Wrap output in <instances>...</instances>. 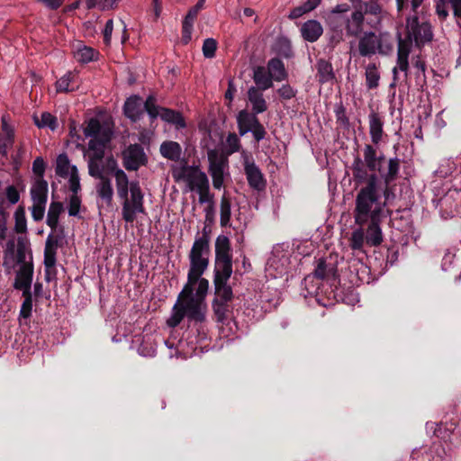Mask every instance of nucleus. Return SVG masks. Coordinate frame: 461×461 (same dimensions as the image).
Wrapping results in <instances>:
<instances>
[{
  "label": "nucleus",
  "mask_w": 461,
  "mask_h": 461,
  "mask_svg": "<svg viewBox=\"0 0 461 461\" xmlns=\"http://www.w3.org/2000/svg\"><path fill=\"white\" fill-rule=\"evenodd\" d=\"M209 168L208 172L212 178V185L215 189H221L224 182V169L228 167L226 156L219 154L215 149H210L207 153Z\"/></svg>",
  "instance_id": "9"
},
{
  "label": "nucleus",
  "mask_w": 461,
  "mask_h": 461,
  "mask_svg": "<svg viewBox=\"0 0 461 461\" xmlns=\"http://www.w3.org/2000/svg\"><path fill=\"white\" fill-rule=\"evenodd\" d=\"M253 80L256 84V88L266 91L273 86L272 75L269 74L267 69L263 66H258L253 70Z\"/></svg>",
  "instance_id": "25"
},
{
  "label": "nucleus",
  "mask_w": 461,
  "mask_h": 461,
  "mask_svg": "<svg viewBox=\"0 0 461 461\" xmlns=\"http://www.w3.org/2000/svg\"><path fill=\"white\" fill-rule=\"evenodd\" d=\"M59 238L52 233L49 234L44 248V267H54L57 263V250L59 246Z\"/></svg>",
  "instance_id": "19"
},
{
  "label": "nucleus",
  "mask_w": 461,
  "mask_h": 461,
  "mask_svg": "<svg viewBox=\"0 0 461 461\" xmlns=\"http://www.w3.org/2000/svg\"><path fill=\"white\" fill-rule=\"evenodd\" d=\"M353 5H357V9L362 10L364 15L370 14L375 17V21H367L369 24L373 25V23H379L382 14V7L378 4L377 0H369L368 2H363L362 0H355L353 1Z\"/></svg>",
  "instance_id": "24"
},
{
  "label": "nucleus",
  "mask_w": 461,
  "mask_h": 461,
  "mask_svg": "<svg viewBox=\"0 0 461 461\" xmlns=\"http://www.w3.org/2000/svg\"><path fill=\"white\" fill-rule=\"evenodd\" d=\"M272 51L280 59H290L294 56L290 39L284 35H280L276 39L272 45Z\"/></svg>",
  "instance_id": "23"
},
{
  "label": "nucleus",
  "mask_w": 461,
  "mask_h": 461,
  "mask_svg": "<svg viewBox=\"0 0 461 461\" xmlns=\"http://www.w3.org/2000/svg\"><path fill=\"white\" fill-rule=\"evenodd\" d=\"M99 52L92 47L83 46L79 48L76 53L77 60L81 63H89L96 60Z\"/></svg>",
  "instance_id": "44"
},
{
  "label": "nucleus",
  "mask_w": 461,
  "mask_h": 461,
  "mask_svg": "<svg viewBox=\"0 0 461 461\" xmlns=\"http://www.w3.org/2000/svg\"><path fill=\"white\" fill-rule=\"evenodd\" d=\"M27 251L32 255V249H30V242L26 238L18 237L17 239V249H16V263L19 265L28 264L26 261ZM32 261V258L31 257Z\"/></svg>",
  "instance_id": "39"
},
{
  "label": "nucleus",
  "mask_w": 461,
  "mask_h": 461,
  "mask_svg": "<svg viewBox=\"0 0 461 461\" xmlns=\"http://www.w3.org/2000/svg\"><path fill=\"white\" fill-rule=\"evenodd\" d=\"M230 278H213L214 298L212 308L216 321L221 324L231 318L234 298L232 287L229 285Z\"/></svg>",
  "instance_id": "5"
},
{
  "label": "nucleus",
  "mask_w": 461,
  "mask_h": 461,
  "mask_svg": "<svg viewBox=\"0 0 461 461\" xmlns=\"http://www.w3.org/2000/svg\"><path fill=\"white\" fill-rule=\"evenodd\" d=\"M358 50L362 57H370L375 54L376 50L379 53H384L381 39L375 32H366L359 41Z\"/></svg>",
  "instance_id": "14"
},
{
  "label": "nucleus",
  "mask_w": 461,
  "mask_h": 461,
  "mask_svg": "<svg viewBox=\"0 0 461 461\" xmlns=\"http://www.w3.org/2000/svg\"><path fill=\"white\" fill-rule=\"evenodd\" d=\"M64 211L63 203L61 202H51L47 214V225L55 230L59 224V218L60 213Z\"/></svg>",
  "instance_id": "34"
},
{
  "label": "nucleus",
  "mask_w": 461,
  "mask_h": 461,
  "mask_svg": "<svg viewBox=\"0 0 461 461\" xmlns=\"http://www.w3.org/2000/svg\"><path fill=\"white\" fill-rule=\"evenodd\" d=\"M46 203H33L32 206V217L35 221H40L44 217Z\"/></svg>",
  "instance_id": "60"
},
{
  "label": "nucleus",
  "mask_w": 461,
  "mask_h": 461,
  "mask_svg": "<svg viewBox=\"0 0 461 461\" xmlns=\"http://www.w3.org/2000/svg\"><path fill=\"white\" fill-rule=\"evenodd\" d=\"M140 101L141 99L138 95H131L123 105L124 115L134 122H138L142 114Z\"/></svg>",
  "instance_id": "26"
},
{
  "label": "nucleus",
  "mask_w": 461,
  "mask_h": 461,
  "mask_svg": "<svg viewBox=\"0 0 461 461\" xmlns=\"http://www.w3.org/2000/svg\"><path fill=\"white\" fill-rule=\"evenodd\" d=\"M301 36L308 42H315L323 33V28L317 20H308L300 28Z\"/></svg>",
  "instance_id": "18"
},
{
  "label": "nucleus",
  "mask_w": 461,
  "mask_h": 461,
  "mask_svg": "<svg viewBox=\"0 0 461 461\" xmlns=\"http://www.w3.org/2000/svg\"><path fill=\"white\" fill-rule=\"evenodd\" d=\"M385 157L383 153H377L376 149L371 144H366L363 149V158L357 156L352 163L351 171L356 186L366 188L372 177H375V194L377 202L375 206L384 207L390 204L395 198L394 185H392L399 177L401 159L397 157L390 158L386 161V169L383 167Z\"/></svg>",
  "instance_id": "1"
},
{
  "label": "nucleus",
  "mask_w": 461,
  "mask_h": 461,
  "mask_svg": "<svg viewBox=\"0 0 461 461\" xmlns=\"http://www.w3.org/2000/svg\"><path fill=\"white\" fill-rule=\"evenodd\" d=\"M71 167L68 155L66 153L59 154L56 160V175L63 178L68 177Z\"/></svg>",
  "instance_id": "42"
},
{
  "label": "nucleus",
  "mask_w": 461,
  "mask_h": 461,
  "mask_svg": "<svg viewBox=\"0 0 461 461\" xmlns=\"http://www.w3.org/2000/svg\"><path fill=\"white\" fill-rule=\"evenodd\" d=\"M263 92L264 91L256 88L255 86H250L247 93L248 100L252 106L251 112L257 114L265 113L268 107L267 103L264 98Z\"/></svg>",
  "instance_id": "21"
},
{
  "label": "nucleus",
  "mask_w": 461,
  "mask_h": 461,
  "mask_svg": "<svg viewBox=\"0 0 461 461\" xmlns=\"http://www.w3.org/2000/svg\"><path fill=\"white\" fill-rule=\"evenodd\" d=\"M350 10V5L348 4H339L337 5L331 11L329 16V23L333 19L335 23H341L343 19H346L345 14H347Z\"/></svg>",
  "instance_id": "47"
},
{
  "label": "nucleus",
  "mask_w": 461,
  "mask_h": 461,
  "mask_svg": "<svg viewBox=\"0 0 461 461\" xmlns=\"http://www.w3.org/2000/svg\"><path fill=\"white\" fill-rule=\"evenodd\" d=\"M277 94L282 100L287 101L295 97L297 90L294 89L289 84H285L277 89Z\"/></svg>",
  "instance_id": "57"
},
{
  "label": "nucleus",
  "mask_w": 461,
  "mask_h": 461,
  "mask_svg": "<svg viewBox=\"0 0 461 461\" xmlns=\"http://www.w3.org/2000/svg\"><path fill=\"white\" fill-rule=\"evenodd\" d=\"M315 67L317 70L316 78L321 85L332 83L335 80V73L330 61L320 59L317 60Z\"/></svg>",
  "instance_id": "22"
},
{
  "label": "nucleus",
  "mask_w": 461,
  "mask_h": 461,
  "mask_svg": "<svg viewBox=\"0 0 461 461\" xmlns=\"http://www.w3.org/2000/svg\"><path fill=\"white\" fill-rule=\"evenodd\" d=\"M205 0H198L192 8L189 9L182 23L181 42L187 45L192 38L194 23L197 18L199 12L203 8Z\"/></svg>",
  "instance_id": "13"
},
{
  "label": "nucleus",
  "mask_w": 461,
  "mask_h": 461,
  "mask_svg": "<svg viewBox=\"0 0 461 461\" xmlns=\"http://www.w3.org/2000/svg\"><path fill=\"white\" fill-rule=\"evenodd\" d=\"M6 197L12 204H15L20 200V194L14 185H9L5 190Z\"/></svg>",
  "instance_id": "64"
},
{
  "label": "nucleus",
  "mask_w": 461,
  "mask_h": 461,
  "mask_svg": "<svg viewBox=\"0 0 461 461\" xmlns=\"http://www.w3.org/2000/svg\"><path fill=\"white\" fill-rule=\"evenodd\" d=\"M380 74L375 63H369L366 68V81L368 89H375L379 86Z\"/></svg>",
  "instance_id": "41"
},
{
  "label": "nucleus",
  "mask_w": 461,
  "mask_h": 461,
  "mask_svg": "<svg viewBox=\"0 0 461 461\" xmlns=\"http://www.w3.org/2000/svg\"><path fill=\"white\" fill-rule=\"evenodd\" d=\"M98 196L104 200L108 205L112 203L113 196V189L111 180L105 176L100 179V183L96 186Z\"/></svg>",
  "instance_id": "36"
},
{
  "label": "nucleus",
  "mask_w": 461,
  "mask_h": 461,
  "mask_svg": "<svg viewBox=\"0 0 461 461\" xmlns=\"http://www.w3.org/2000/svg\"><path fill=\"white\" fill-rule=\"evenodd\" d=\"M14 230L17 233H25L27 231V221L25 216V209L23 205H19L14 212Z\"/></svg>",
  "instance_id": "45"
},
{
  "label": "nucleus",
  "mask_w": 461,
  "mask_h": 461,
  "mask_svg": "<svg viewBox=\"0 0 461 461\" xmlns=\"http://www.w3.org/2000/svg\"><path fill=\"white\" fill-rule=\"evenodd\" d=\"M76 74L68 71L62 77L56 82L57 92L68 93L72 92L74 88H69L70 83L75 80Z\"/></svg>",
  "instance_id": "46"
},
{
  "label": "nucleus",
  "mask_w": 461,
  "mask_h": 461,
  "mask_svg": "<svg viewBox=\"0 0 461 461\" xmlns=\"http://www.w3.org/2000/svg\"><path fill=\"white\" fill-rule=\"evenodd\" d=\"M33 272L34 267L32 260L28 264L20 265L13 285L14 288L17 289L19 287L32 285Z\"/></svg>",
  "instance_id": "20"
},
{
  "label": "nucleus",
  "mask_w": 461,
  "mask_h": 461,
  "mask_svg": "<svg viewBox=\"0 0 461 461\" xmlns=\"http://www.w3.org/2000/svg\"><path fill=\"white\" fill-rule=\"evenodd\" d=\"M210 244L205 240H194L189 253V258H209Z\"/></svg>",
  "instance_id": "37"
},
{
  "label": "nucleus",
  "mask_w": 461,
  "mask_h": 461,
  "mask_svg": "<svg viewBox=\"0 0 461 461\" xmlns=\"http://www.w3.org/2000/svg\"><path fill=\"white\" fill-rule=\"evenodd\" d=\"M116 190L118 197L122 200V219L129 223L136 220L137 213H145L144 194L138 181L129 182L122 169H116Z\"/></svg>",
  "instance_id": "4"
},
{
  "label": "nucleus",
  "mask_w": 461,
  "mask_h": 461,
  "mask_svg": "<svg viewBox=\"0 0 461 461\" xmlns=\"http://www.w3.org/2000/svg\"><path fill=\"white\" fill-rule=\"evenodd\" d=\"M159 151L162 157L174 162L179 161L182 155V148L180 144L173 140L164 141L160 145Z\"/></svg>",
  "instance_id": "29"
},
{
  "label": "nucleus",
  "mask_w": 461,
  "mask_h": 461,
  "mask_svg": "<svg viewBox=\"0 0 461 461\" xmlns=\"http://www.w3.org/2000/svg\"><path fill=\"white\" fill-rule=\"evenodd\" d=\"M411 65L412 68L415 69L414 76H415V81L416 85L422 88L426 85V63L421 59V56L416 55L413 56L411 59Z\"/></svg>",
  "instance_id": "33"
},
{
  "label": "nucleus",
  "mask_w": 461,
  "mask_h": 461,
  "mask_svg": "<svg viewBox=\"0 0 461 461\" xmlns=\"http://www.w3.org/2000/svg\"><path fill=\"white\" fill-rule=\"evenodd\" d=\"M69 189L73 194H77L81 190L80 178L78 176L77 167L76 166L71 167L70 177L68 180Z\"/></svg>",
  "instance_id": "52"
},
{
  "label": "nucleus",
  "mask_w": 461,
  "mask_h": 461,
  "mask_svg": "<svg viewBox=\"0 0 461 461\" xmlns=\"http://www.w3.org/2000/svg\"><path fill=\"white\" fill-rule=\"evenodd\" d=\"M337 273V267L332 263H328L326 259L320 258L317 261V266L314 269V277L320 280H324L330 276H335Z\"/></svg>",
  "instance_id": "32"
},
{
  "label": "nucleus",
  "mask_w": 461,
  "mask_h": 461,
  "mask_svg": "<svg viewBox=\"0 0 461 461\" xmlns=\"http://www.w3.org/2000/svg\"><path fill=\"white\" fill-rule=\"evenodd\" d=\"M368 121L371 141L374 145H378L384 134V118L379 113L372 110L368 115Z\"/></svg>",
  "instance_id": "16"
},
{
  "label": "nucleus",
  "mask_w": 461,
  "mask_h": 461,
  "mask_svg": "<svg viewBox=\"0 0 461 461\" xmlns=\"http://www.w3.org/2000/svg\"><path fill=\"white\" fill-rule=\"evenodd\" d=\"M32 301H23L19 313V319L27 320L32 316Z\"/></svg>",
  "instance_id": "61"
},
{
  "label": "nucleus",
  "mask_w": 461,
  "mask_h": 461,
  "mask_svg": "<svg viewBox=\"0 0 461 461\" xmlns=\"http://www.w3.org/2000/svg\"><path fill=\"white\" fill-rule=\"evenodd\" d=\"M102 129L100 122L95 118H91L86 128L84 129V134L86 137H92V139L97 138Z\"/></svg>",
  "instance_id": "50"
},
{
  "label": "nucleus",
  "mask_w": 461,
  "mask_h": 461,
  "mask_svg": "<svg viewBox=\"0 0 461 461\" xmlns=\"http://www.w3.org/2000/svg\"><path fill=\"white\" fill-rule=\"evenodd\" d=\"M112 140V132L109 130H102L95 139H91L88 142L89 150H102L104 152L106 145Z\"/></svg>",
  "instance_id": "35"
},
{
  "label": "nucleus",
  "mask_w": 461,
  "mask_h": 461,
  "mask_svg": "<svg viewBox=\"0 0 461 461\" xmlns=\"http://www.w3.org/2000/svg\"><path fill=\"white\" fill-rule=\"evenodd\" d=\"M14 142V133L9 131L8 134H0V154L3 157L7 156V149L13 146Z\"/></svg>",
  "instance_id": "54"
},
{
  "label": "nucleus",
  "mask_w": 461,
  "mask_h": 461,
  "mask_svg": "<svg viewBox=\"0 0 461 461\" xmlns=\"http://www.w3.org/2000/svg\"><path fill=\"white\" fill-rule=\"evenodd\" d=\"M372 177L368 186L360 188L356 196V207L354 210L355 222L363 227L369 221L366 233V242L369 246L376 247L383 242V233L380 227L382 217V206H375L377 202L375 194V180Z\"/></svg>",
  "instance_id": "2"
},
{
  "label": "nucleus",
  "mask_w": 461,
  "mask_h": 461,
  "mask_svg": "<svg viewBox=\"0 0 461 461\" xmlns=\"http://www.w3.org/2000/svg\"><path fill=\"white\" fill-rule=\"evenodd\" d=\"M147 162L148 158L140 144H131L123 152V167L129 171H136Z\"/></svg>",
  "instance_id": "11"
},
{
  "label": "nucleus",
  "mask_w": 461,
  "mask_h": 461,
  "mask_svg": "<svg viewBox=\"0 0 461 461\" xmlns=\"http://www.w3.org/2000/svg\"><path fill=\"white\" fill-rule=\"evenodd\" d=\"M231 203L230 200L222 195L220 205V223L221 227L230 226Z\"/></svg>",
  "instance_id": "40"
},
{
  "label": "nucleus",
  "mask_w": 461,
  "mask_h": 461,
  "mask_svg": "<svg viewBox=\"0 0 461 461\" xmlns=\"http://www.w3.org/2000/svg\"><path fill=\"white\" fill-rule=\"evenodd\" d=\"M238 130L240 136L252 132L256 141L265 139L267 131L258 118V114L246 109L240 110L237 115Z\"/></svg>",
  "instance_id": "8"
},
{
  "label": "nucleus",
  "mask_w": 461,
  "mask_h": 461,
  "mask_svg": "<svg viewBox=\"0 0 461 461\" xmlns=\"http://www.w3.org/2000/svg\"><path fill=\"white\" fill-rule=\"evenodd\" d=\"M232 253L230 240L219 235L215 240V266L213 278H230L232 275Z\"/></svg>",
  "instance_id": "6"
},
{
  "label": "nucleus",
  "mask_w": 461,
  "mask_h": 461,
  "mask_svg": "<svg viewBox=\"0 0 461 461\" xmlns=\"http://www.w3.org/2000/svg\"><path fill=\"white\" fill-rule=\"evenodd\" d=\"M266 68L276 82L286 80L288 77V72L285 69V64L278 57L270 59Z\"/></svg>",
  "instance_id": "28"
},
{
  "label": "nucleus",
  "mask_w": 461,
  "mask_h": 461,
  "mask_svg": "<svg viewBox=\"0 0 461 461\" xmlns=\"http://www.w3.org/2000/svg\"><path fill=\"white\" fill-rule=\"evenodd\" d=\"M33 120L38 128L49 127L51 131H55L58 128L57 118L48 112L42 113L40 119L34 116Z\"/></svg>",
  "instance_id": "43"
},
{
  "label": "nucleus",
  "mask_w": 461,
  "mask_h": 461,
  "mask_svg": "<svg viewBox=\"0 0 461 461\" xmlns=\"http://www.w3.org/2000/svg\"><path fill=\"white\" fill-rule=\"evenodd\" d=\"M190 267L187 274V283L185 285L194 286L209 266V258H189Z\"/></svg>",
  "instance_id": "17"
},
{
  "label": "nucleus",
  "mask_w": 461,
  "mask_h": 461,
  "mask_svg": "<svg viewBox=\"0 0 461 461\" xmlns=\"http://www.w3.org/2000/svg\"><path fill=\"white\" fill-rule=\"evenodd\" d=\"M185 316V313L184 308L180 306L177 301L173 308V313L171 317L167 320V324L171 328H176L180 324Z\"/></svg>",
  "instance_id": "49"
},
{
  "label": "nucleus",
  "mask_w": 461,
  "mask_h": 461,
  "mask_svg": "<svg viewBox=\"0 0 461 461\" xmlns=\"http://www.w3.org/2000/svg\"><path fill=\"white\" fill-rule=\"evenodd\" d=\"M196 285L198 287L194 294V297L198 300L204 301L209 289V281L206 278L199 277V281H197Z\"/></svg>",
  "instance_id": "55"
},
{
  "label": "nucleus",
  "mask_w": 461,
  "mask_h": 461,
  "mask_svg": "<svg viewBox=\"0 0 461 461\" xmlns=\"http://www.w3.org/2000/svg\"><path fill=\"white\" fill-rule=\"evenodd\" d=\"M203 54L206 59H212L215 56L217 50V41L212 38H207L203 43Z\"/></svg>",
  "instance_id": "53"
},
{
  "label": "nucleus",
  "mask_w": 461,
  "mask_h": 461,
  "mask_svg": "<svg viewBox=\"0 0 461 461\" xmlns=\"http://www.w3.org/2000/svg\"><path fill=\"white\" fill-rule=\"evenodd\" d=\"M33 203H46L48 199V182L45 179H36L31 188Z\"/></svg>",
  "instance_id": "31"
},
{
  "label": "nucleus",
  "mask_w": 461,
  "mask_h": 461,
  "mask_svg": "<svg viewBox=\"0 0 461 461\" xmlns=\"http://www.w3.org/2000/svg\"><path fill=\"white\" fill-rule=\"evenodd\" d=\"M353 7L354 11L351 13L350 16L343 19V22L340 24L342 26L345 25L348 36L358 37L363 32L365 16L363 11L357 9V5H353Z\"/></svg>",
  "instance_id": "12"
},
{
  "label": "nucleus",
  "mask_w": 461,
  "mask_h": 461,
  "mask_svg": "<svg viewBox=\"0 0 461 461\" xmlns=\"http://www.w3.org/2000/svg\"><path fill=\"white\" fill-rule=\"evenodd\" d=\"M331 32L329 36L328 46L334 50L343 41V26L340 23H335L333 19L329 23Z\"/></svg>",
  "instance_id": "38"
},
{
  "label": "nucleus",
  "mask_w": 461,
  "mask_h": 461,
  "mask_svg": "<svg viewBox=\"0 0 461 461\" xmlns=\"http://www.w3.org/2000/svg\"><path fill=\"white\" fill-rule=\"evenodd\" d=\"M88 154V174L95 178L102 179L105 177L103 174L99 163L104 158V152L102 150H90Z\"/></svg>",
  "instance_id": "27"
},
{
  "label": "nucleus",
  "mask_w": 461,
  "mask_h": 461,
  "mask_svg": "<svg viewBox=\"0 0 461 461\" xmlns=\"http://www.w3.org/2000/svg\"><path fill=\"white\" fill-rule=\"evenodd\" d=\"M350 247L353 250H361L366 242V234L363 227L354 230L349 240Z\"/></svg>",
  "instance_id": "48"
},
{
  "label": "nucleus",
  "mask_w": 461,
  "mask_h": 461,
  "mask_svg": "<svg viewBox=\"0 0 461 461\" xmlns=\"http://www.w3.org/2000/svg\"><path fill=\"white\" fill-rule=\"evenodd\" d=\"M194 286L185 285L177 298L178 303L184 308L186 316L189 315L192 311H195L201 307L203 303L194 297Z\"/></svg>",
  "instance_id": "15"
},
{
  "label": "nucleus",
  "mask_w": 461,
  "mask_h": 461,
  "mask_svg": "<svg viewBox=\"0 0 461 461\" xmlns=\"http://www.w3.org/2000/svg\"><path fill=\"white\" fill-rule=\"evenodd\" d=\"M432 26L429 22H420L418 14L406 17L404 38L398 34L397 67L408 76L409 56L414 45L420 51L433 41Z\"/></svg>",
  "instance_id": "3"
},
{
  "label": "nucleus",
  "mask_w": 461,
  "mask_h": 461,
  "mask_svg": "<svg viewBox=\"0 0 461 461\" xmlns=\"http://www.w3.org/2000/svg\"><path fill=\"white\" fill-rule=\"evenodd\" d=\"M197 192L199 194L200 203L203 204L205 203H209L210 204H212L213 194H210V185L201 188Z\"/></svg>",
  "instance_id": "62"
},
{
  "label": "nucleus",
  "mask_w": 461,
  "mask_h": 461,
  "mask_svg": "<svg viewBox=\"0 0 461 461\" xmlns=\"http://www.w3.org/2000/svg\"><path fill=\"white\" fill-rule=\"evenodd\" d=\"M81 206V198L77 194H72L69 197L68 214L77 216L79 213Z\"/></svg>",
  "instance_id": "59"
},
{
  "label": "nucleus",
  "mask_w": 461,
  "mask_h": 461,
  "mask_svg": "<svg viewBox=\"0 0 461 461\" xmlns=\"http://www.w3.org/2000/svg\"><path fill=\"white\" fill-rule=\"evenodd\" d=\"M172 176L176 182L180 180L186 181L191 191H198L210 185L206 174L201 171L198 167L188 166L186 161L179 168L173 169Z\"/></svg>",
  "instance_id": "7"
},
{
  "label": "nucleus",
  "mask_w": 461,
  "mask_h": 461,
  "mask_svg": "<svg viewBox=\"0 0 461 461\" xmlns=\"http://www.w3.org/2000/svg\"><path fill=\"white\" fill-rule=\"evenodd\" d=\"M244 172L249 185L257 191H263L266 188L267 181L260 168L255 164L251 155L243 151Z\"/></svg>",
  "instance_id": "10"
},
{
  "label": "nucleus",
  "mask_w": 461,
  "mask_h": 461,
  "mask_svg": "<svg viewBox=\"0 0 461 461\" xmlns=\"http://www.w3.org/2000/svg\"><path fill=\"white\" fill-rule=\"evenodd\" d=\"M121 1L122 0H98L99 10L100 11L114 10L118 7V5Z\"/></svg>",
  "instance_id": "63"
},
{
  "label": "nucleus",
  "mask_w": 461,
  "mask_h": 461,
  "mask_svg": "<svg viewBox=\"0 0 461 461\" xmlns=\"http://www.w3.org/2000/svg\"><path fill=\"white\" fill-rule=\"evenodd\" d=\"M160 118L161 120L174 125L177 130L186 127L185 120L178 111L170 108H161Z\"/></svg>",
  "instance_id": "30"
},
{
  "label": "nucleus",
  "mask_w": 461,
  "mask_h": 461,
  "mask_svg": "<svg viewBox=\"0 0 461 461\" xmlns=\"http://www.w3.org/2000/svg\"><path fill=\"white\" fill-rule=\"evenodd\" d=\"M226 143L229 148L228 154H232V153L238 152V151H240V149L241 148L240 140L239 137L237 136V134L234 132H230L228 134L227 139H226Z\"/></svg>",
  "instance_id": "56"
},
{
  "label": "nucleus",
  "mask_w": 461,
  "mask_h": 461,
  "mask_svg": "<svg viewBox=\"0 0 461 461\" xmlns=\"http://www.w3.org/2000/svg\"><path fill=\"white\" fill-rule=\"evenodd\" d=\"M46 164L41 157H37L32 163V172L38 177L37 179H44Z\"/></svg>",
  "instance_id": "58"
},
{
  "label": "nucleus",
  "mask_w": 461,
  "mask_h": 461,
  "mask_svg": "<svg viewBox=\"0 0 461 461\" xmlns=\"http://www.w3.org/2000/svg\"><path fill=\"white\" fill-rule=\"evenodd\" d=\"M162 107L156 104V98L153 95H149L144 103V109L151 119H156L158 115L160 116L159 110Z\"/></svg>",
  "instance_id": "51"
}]
</instances>
